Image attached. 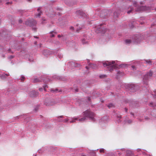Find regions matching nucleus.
Here are the masks:
<instances>
[{
    "instance_id": "nucleus-32",
    "label": "nucleus",
    "mask_w": 156,
    "mask_h": 156,
    "mask_svg": "<svg viewBox=\"0 0 156 156\" xmlns=\"http://www.w3.org/2000/svg\"><path fill=\"white\" fill-rule=\"evenodd\" d=\"M107 76L106 75H102L99 76L100 78H103L107 77Z\"/></svg>"
},
{
    "instance_id": "nucleus-40",
    "label": "nucleus",
    "mask_w": 156,
    "mask_h": 156,
    "mask_svg": "<svg viewBox=\"0 0 156 156\" xmlns=\"http://www.w3.org/2000/svg\"><path fill=\"white\" fill-rule=\"evenodd\" d=\"M99 151L100 153H104V149H103V148H102L101 149H100Z\"/></svg>"
},
{
    "instance_id": "nucleus-21",
    "label": "nucleus",
    "mask_w": 156,
    "mask_h": 156,
    "mask_svg": "<svg viewBox=\"0 0 156 156\" xmlns=\"http://www.w3.org/2000/svg\"><path fill=\"white\" fill-rule=\"evenodd\" d=\"M25 79L26 78L24 76L21 75L19 79H18V80H20L21 82H23Z\"/></svg>"
},
{
    "instance_id": "nucleus-62",
    "label": "nucleus",
    "mask_w": 156,
    "mask_h": 156,
    "mask_svg": "<svg viewBox=\"0 0 156 156\" xmlns=\"http://www.w3.org/2000/svg\"><path fill=\"white\" fill-rule=\"evenodd\" d=\"M155 38V37H149V39H151V38Z\"/></svg>"
},
{
    "instance_id": "nucleus-54",
    "label": "nucleus",
    "mask_w": 156,
    "mask_h": 156,
    "mask_svg": "<svg viewBox=\"0 0 156 156\" xmlns=\"http://www.w3.org/2000/svg\"><path fill=\"white\" fill-rule=\"evenodd\" d=\"M70 29L72 30H74V27H70Z\"/></svg>"
},
{
    "instance_id": "nucleus-46",
    "label": "nucleus",
    "mask_w": 156,
    "mask_h": 156,
    "mask_svg": "<svg viewBox=\"0 0 156 156\" xmlns=\"http://www.w3.org/2000/svg\"><path fill=\"white\" fill-rule=\"evenodd\" d=\"M43 90V89L42 87L40 88L39 89V90L40 91H42Z\"/></svg>"
},
{
    "instance_id": "nucleus-14",
    "label": "nucleus",
    "mask_w": 156,
    "mask_h": 156,
    "mask_svg": "<svg viewBox=\"0 0 156 156\" xmlns=\"http://www.w3.org/2000/svg\"><path fill=\"white\" fill-rule=\"evenodd\" d=\"M69 64L71 65L72 67H78L80 66V64L75 63L74 62H69Z\"/></svg>"
},
{
    "instance_id": "nucleus-34",
    "label": "nucleus",
    "mask_w": 156,
    "mask_h": 156,
    "mask_svg": "<svg viewBox=\"0 0 156 156\" xmlns=\"http://www.w3.org/2000/svg\"><path fill=\"white\" fill-rule=\"evenodd\" d=\"M82 42L83 44H86L87 43V41H86L85 39H83L82 40Z\"/></svg>"
},
{
    "instance_id": "nucleus-58",
    "label": "nucleus",
    "mask_w": 156,
    "mask_h": 156,
    "mask_svg": "<svg viewBox=\"0 0 156 156\" xmlns=\"http://www.w3.org/2000/svg\"><path fill=\"white\" fill-rule=\"evenodd\" d=\"M87 98H88V101H90V97H88Z\"/></svg>"
},
{
    "instance_id": "nucleus-26",
    "label": "nucleus",
    "mask_w": 156,
    "mask_h": 156,
    "mask_svg": "<svg viewBox=\"0 0 156 156\" xmlns=\"http://www.w3.org/2000/svg\"><path fill=\"white\" fill-rule=\"evenodd\" d=\"M133 41L129 39H126L125 40V42L126 44H129L132 43Z\"/></svg>"
},
{
    "instance_id": "nucleus-29",
    "label": "nucleus",
    "mask_w": 156,
    "mask_h": 156,
    "mask_svg": "<svg viewBox=\"0 0 156 156\" xmlns=\"http://www.w3.org/2000/svg\"><path fill=\"white\" fill-rule=\"evenodd\" d=\"M121 118H122V117L120 115H117V118L118 119V122H121V120L120 119H121Z\"/></svg>"
},
{
    "instance_id": "nucleus-60",
    "label": "nucleus",
    "mask_w": 156,
    "mask_h": 156,
    "mask_svg": "<svg viewBox=\"0 0 156 156\" xmlns=\"http://www.w3.org/2000/svg\"><path fill=\"white\" fill-rule=\"evenodd\" d=\"M2 56L3 57V58H4L5 57V55H4V54H2Z\"/></svg>"
},
{
    "instance_id": "nucleus-52",
    "label": "nucleus",
    "mask_w": 156,
    "mask_h": 156,
    "mask_svg": "<svg viewBox=\"0 0 156 156\" xmlns=\"http://www.w3.org/2000/svg\"><path fill=\"white\" fill-rule=\"evenodd\" d=\"M117 152H118V154H119V155H121V154H122V153H121L120 152H119V151H117Z\"/></svg>"
},
{
    "instance_id": "nucleus-15",
    "label": "nucleus",
    "mask_w": 156,
    "mask_h": 156,
    "mask_svg": "<svg viewBox=\"0 0 156 156\" xmlns=\"http://www.w3.org/2000/svg\"><path fill=\"white\" fill-rule=\"evenodd\" d=\"M41 8L39 7L37 9V11L38 12V13L35 15V16L36 17H40L42 12L40 10Z\"/></svg>"
},
{
    "instance_id": "nucleus-35",
    "label": "nucleus",
    "mask_w": 156,
    "mask_h": 156,
    "mask_svg": "<svg viewBox=\"0 0 156 156\" xmlns=\"http://www.w3.org/2000/svg\"><path fill=\"white\" fill-rule=\"evenodd\" d=\"M149 105L150 106L153 107L155 105L153 102H151L150 103Z\"/></svg>"
},
{
    "instance_id": "nucleus-41",
    "label": "nucleus",
    "mask_w": 156,
    "mask_h": 156,
    "mask_svg": "<svg viewBox=\"0 0 156 156\" xmlns=\"http://www.w3.org/2000/svg\"><path fill=\"white\" fill-rule=\"evenodd\" d=\"M37 28H36L35 27H33L32 28V30H34V32H36L37 31Z\"/></svg>"
},
{
    "instance_id": "nucleus-8",
    "label": "nucleus",
    "mask_w": 156,
    "mask_h": 156,
    "mask_svg": "<svg viewBox=\"0 0 156 156\" xmlns=\"http://www.w3.org/2000/svg\"><path fill=\"white\" fill-rule=\"evenodd\" d=\"M134 40L133 41L138 43L142 39V37L140 36V35L136 34L133 37Z\"/></svg>"
},
{
    "instance_id": "nucleus-61",
    "label": "nucleus",
    "mask_w": 156,
    "mask_h": 156,
    "mask_svg": "<svg viewBox=\"0 0 156 156\" xmlns=\"http://www.w3.org/2000/svg\"><path fill=\"white\" fill-rule=\"evenodd\" d=\"M34 37L35 38H39V37H37V36H34Z\"/></svg>"
},
{
    "instance_id": "nucleus-10",
    "label": "nucleus",
    "mask_w": 156,
    "mask_h": 156,
    "mask_svg": "<svg viewBox=\"0 0 156 156\" xmlns=\"http://www.w3.org/2000/svg\"><path fill=\"white\" fill-rule=\"evenodd\" d=\"M75 14L78 17H85L86 15L83 12L80 10L76 11Z\"/></svg>"
},
{
    "instance_id": "nucleus-20",
    "label": "nucleus",
    "mask_w": 156,
    "mask_h": 156,
    "mask_svg": "<svg viewBox=\"0 0 156 156\" xmlns=\"http://www.w3.org/2000/svg\"><path fill=\"white\" fill-rule=\"evenodd\" d=\"M63 117V116H59V122H67L68 121V119H65L64 120H62L61 119H59L60 118H62Z\"/></svg>"
},
{
    "instance_id": "nucleus-28",
    "label": "nucleus",
    "mask_w": 156,
    "mask_h": 156,
    "mask_svg": "<svg viewBox=\"0 0 156 156\" xmlns=\"http://www.w3.org/2000/svg\"><path fill=\"white\" fill-rule=\"evenodd\" d=\"M134 10L133 8H131V9L128 11L127 12V13L128 14H129L131 12L133 13V12H134Z\"/></svg>"
},
{
    "instance_id": "nucleus-33",
    "label": "nucleus",
    "mask_w": 156,
    "mask_h": 156,
    "mask_svg": "<svg viewBox=\"0 0 156 156\" xmlns=\"http://www.w3.org/2000/svg\"><path fill=\"white\" fill-rule=\"evenodd\" d=\"M83 27H79L77 28L76 30V31L78 32Z\"/></svg>"
},
{
    "instance_id": "nucleus-42",
    "label": "nucleus",
    "mask_w": 156,
    "mask_h": 156,
    "mask_svg": "<svg viewBox=\"0 0 156 156\" xmlns=\"http://www.w3.org/2000/svg\"><path fill=\"white\" fill-rule=\"evenodd\" d=\"M126 64H121L120 65H119V67H122L123 66H126Z\"/></svg>"
},
{
    "instance_id": "nucleus-43",
    "label": "nucleus",
    "mask_w": 156,
    "mask_h": 156,
    "mask_svg": "<svg viewBox=\"0 0 156 156\" xmlns=\"http://www.w3.org/2000/svg\"><path fill=\"white\" fill-rule=\"evenodd\" d=\"M28 60L30 61V62H33L34 61V59L33 58H29V59Z\"/></svg>"
},
{
    "instance_id": "nucleus-12",
    "label": "nucleus",
    "mask_w": 156,
    "mask_h": 156,
    "mask_svg": "<svg viewBox=\"0 0 156 156\" xmlns=\"http://www.w3.org/2000/svg\"><path fill=\"white\" fill-rule=\"evenodd\" d=\"M39 95V93L35 91H32L30 93V95L31 97H36Z\"/></svg>"
},
{
    "instance_id": "nucleus-55",
    "label": "nucleus",
    "mask_w": 156,
    "mask_h": 156,
    "mask_svg": "<svg viewBox=\"0 0 156 156\" xmlns=\"http://www.w3.org/2000/svg\"><path fill=\"white\" fill-rule=\"evenodd\" d=\"M75 91L76 92H78V89L77 88H76L75 89Z\"/></svg>"
},
{
    "instance_id": "nucleus-48",
    "label": "nucleus",
    "mask_w": 156,
    "mask_h": 156,
    "mask_svg": "<svg viewBox=\"0 0 156 156\" xmlns=\"http://www.w3.org/2000/svg\"><path fill=\"white\" fill-rule=\"evenodd\" d=\"M22 20L21 19H20L19 20V23H22Z\"/></svg>"
},
{
    "instance_id": "nucleus-53",
    "label": "nucleus",
    "mask_w": 156,
    "mask_h": 156,
    "mask_svg": "<svg viewBox=\"0 0 156 156\" xmlns=\"http://www.w3.org/2000/svg\"><path fill=\"white\" fill-rule=\"evenodd\" d=\"M152 95H153V97L154 98H156V94H153Z\"/></svg>"
},
{
    "instance_id": "nucleus-16",
    "label": "nucleus",
    "mask_w": 156,
    "mask_h": 156,
    "mask_svg": "<svg viewBox=\"0 0 156 156\" xmlns=\"http://www.w3.org/2000/svg\"><path fill=\"white\" fill-rule=\"evenodd\" d=\"M56 34L57 33L55 31H51L49 33V37H54Z\"/></svg>"
},
{
    "instance_id": "nucleus-44",
    "label": "nucleus",
    "mask_w": 156,
    "mask_h": 156,
    "mask_svg": "<svg viewBox=\"0 0 156 156\" xmlns=\"http://www.w3.org/2000/svg\"><path fill=\"white\" fill-rule=\"evenodd\" d=\"M132 68L133 69V70H136V68L135 66H132Z\"/></svg>"
},
{
    "instance_id": "nucleus-57",
    "label": "nucleus",
    "mask_w": 156,
    "mask_h": 156,
    "mask_svg": "<svg viewBox=\"0 0 156 156\" xmlns=\"http://www.w3.org/2000/svg\"><path fill=\"white\" fill-rule=\"evenodd\" d=\"M15 119H18L19 118L18 116H17L14 118Z\"/></svg>"
},
{
    "instance_id": "nucleus-47",
    "label": "nucleus",
    "mask_w": 156,
    "mask_h": 156,
    "mask_svg": "<svg viewBox=\"0 0 156 156\" xmlns=\"http://www.w3.org/2000/svg\"><path fill=\"white\" fill-rule=\"evenodd\" d=\"M52 78L54 79H57L58 76H57L54 75L53 76Z\"/></svg>"
},
{
    "instance_id": "nucleus-2",
    "label": "nucleus",
    "mask_w": 156,
    "mask_h": 156,
    "mask_svg": "<svg viewBox=\"0 0 156 156\" xmlns=\"http://www.w3.org/2000/svg\"><path fill=\"white\" fill-rule=\"evenodd\" d=\"M103 66L104 67L109 66V70L110 72L113 70L114 69H117L118 65L115 64V61H112V62L107 61L103 63Z\"/></svg>"
},
{
    "instance_id": "nucleus-3",
    "label": "nucleus",
    "mask_w": 156,
    "mask_h": 156,
    "mask_svg": "<svg viewBox=\"0 0 156 156\" xmlns=\"http://www.w3.org/2000/svg\"><path fill=\"white\" fill-rule=\"evenodd\" d=\"M128 90L131 92H134L136 91L138 87L136 85L130 84L128 85Z\"/></svg>"
},
{
    "instance_id": "nucleus-50",
    "label": "nucleus",
    "mask_w": 156,
    "mask_h": 156,
    "mask_svg": "<svg viewBox=\"0 0 156 156\" xmlns=\"http://www.w3.org/2000/svg\"><path fill=\"white\" fill-rule=\"evenodd\" d=\"M144 118L146 120H148V119H149V118L147 116H145Z\"/></svg>"
},
{
    "instance_id": "nucleus-45",
    "label": "nucleus",
    "mask_w": 156,
    "mask_h": 156,
    "mask_svg": "<svg viewBox=\"0 0 156 156\" xmlns=\"http://www.w3.org/2000/svg\"><path fill=\"white\" fill-rule=\"evenodd\" d=\"M127 150L125 149L124 148H122V149H121V150L122 151H125L126 152V151Z\"/></svg>"
},
{
    "instance_id": "nucleus-4",
    "label": "nucleus",
    "mask_w": 156,
    "mask_h": 156,
    "mask_svg": "<svg viewBox=\"0 0 156 156\" xmlns=\"http://www.w3.org/2000/svg\"><path fill=\"white\" fill-rule=\"evenodd\" d=\"M37 22L34 19L27 20L25 24L26 25L30 27H32L35 25L37 24Z\"/></svg>"
},
{
    "instance_id": "nucleus-63",
    "label": "nucleus",
    "mask_w": 156,
    "mask_h": 156,
    "mask_svg": "<svg viewBox=\"0 0 156 156\" xmlns=\"http://www.w3.org/2000/svg\"><path fill=\"white\" fill-rule=\"evenodd\" d=\"M130 114L133 116L134 115L133 113H132V112H130Z\"/></svg>"
},
{
    "instance_id": "nucleus-30",
    "label": "nucleus",
    "mask_w": 156,
    "mask_h": 156,
    "mask_svg": "<svg viewBox=\"0 0 156 156\" xmlns=\"http://www.w3.org/2000/svg\"><path fill=\"white\" fill-rule=\"evenodd\" d=\"M39 105H37L35 107V108H34V111L35 112H37L39 108Z\"/></svg>"
},
{
    "instance_id": "nucleus-27",
    "label": "nucleus",
    "mask_w": 156,
    "mask_h": 156,
    "mask_svg": "<svg viewBox=\"0 0 156 156\" xmlns=\"http://www.w3.org/2000/svg\"><path fill=\"white\" fill-rule=\"evenodd\" d=\"M124 122L125 123H127L129 124H130L132 122V121L130 119H125L124 120Z\"/></svg>"
},
{
    "instance_id": "nucleus-24",
    "label": "nucleus",
    "mask_w": 156,
    "mask_h": 156,
    "mask_svg": "<svg viewBox=\"0 0 156 156\" xmlns=\"http://www.w3.org/2000/svg\"><path fill=\"white\" fill-rule=\"evenodd\" d=\"M120 11H119L117 13L116 12V11L114 13V17L115 18H116L118 17L119 16V12Z\"/></svg>"
},
{
    "instance_id": "nucleus-37",
    "label": "nucleus",
    "mask_w": 156,
    "mask_h": 156,
    "mask_svg": "<svg viewBox=\"0 0 156 156\" xmlns=\"http://www.w3.org/2000/svg\"><path fill=\"white\" fill-rule=\"evenodd\" d=\"M90 154L91 155H92L94 156H95V153L94 151H92L90 153Z\"/></svg>"
},
{
    "instance_id": "nucleus-59",
    "label": "nucleus",
    "mask_w": 156,
    "mask_h": 156,
    "mask_svg": "<svg viewBox=\"0 0 156 156\" xmlns=\"http://www.w3.org/2000/svg\"><path fill=\"white\" fill-rule=\"evenodd\" d=\"M29 117H27V118L25 119V120H29Z\"/></svg>"
},
{
    "instance_id": "nucleus-5",
    "label": "nucleus",
    "mask_w": 156,
    "mask_h": 156,
    "mask_svg": "<svg viewBox=\"0 0 156 156\" xmlns=\"http://www.w3.org/2000/svg\"><path fill=\"white\" fill-rule=\"evenodd\" d=\"M42 80L45 83H47L52 80L51 77L46 75H43L41 76Z\"/></svg>"
},
{
    "instance_id": "nucleus-11",
    "label": "nucleus",
    "mask_w": 156,
    "mask_h": 156,
    "mask_svg": "<svg viewBox=\"0 0 156 156\" xmlns=\"http://www.w3.org/2000/svg\"><path fill=\"white\" fill-rule=\"evenodd\" d=\"M148 9V7L146 6H138L136 9L135 10V11H142L147 10Z\"/></svg>"
},
{
    "instance_id": "nucleus-25",
    "label": "nucleus",
    "mask_w": 156,
    "mask_h": 156,
    "mask_svg": "<svg viewBox=\"0 0 156 156\" xmlns=\"http://www.w3.org/2000/svg\"><path fill=\"white\" fill-rule=\"evenodd\" d=\"M50 91L52 93H56L58 92V89L57 88H56L55 89H51L50 90Z\"/></svg>"
},
{
    "instance_id": "nucleus-22",
    "label": "nucleus",
    "mask_w": 156,
    "mask_h": 156,
    "mask_svg": "<svg viewBox=\"0 0 156 156\" xmlns=\"http://www.w3.org/2000/svg\"><path fill=\"white\" fill-rule=\"evenodd\" d=\"M107 106L109 108H114L115 107V105L113 104L112 103L109 104L108 105H107Z\"/></svg>"
},
{
    "instance_id": "nucleus-51",
    "label": "nucleus",
    "mask_w": 156,
    "mask_h": 156,
    "mask_svg": "<svg viewBox=\"0 0 156 156\" xmlns=\"http://www.w3.org/2000/svg\"><path fill=\"white\" fill-rule=\"evenodd\" d=\"M124 109H125V112H127L128 109L127 108H125Z\"/></svg>"
},
{
    "instance_id": "nucleus-64",
    "label": "nucleus",
    "mask_w": 156,
    "mask_h": 156,
    "mask_svg": "<svg viewBox=\"0 0 156 156\" xmlns=\"http://www.w3.org/2000/svg\"><path fill=\"white\" fill-rule=\"evenodd\" d=\"M86 68L87 69H88L89 68L88 66H87L86 67Z\"/></svg>"
},
{
    "instance_id": "nucleus-39",
    "label": "nucleus",
    "mask_w": 156,
    "mask_h": 156,
    "mask_svg": "<svg viewBox=\"0 0 156 156\" xmlns=\"http://www.w3.org/2000/svg\"><path fill=\"white\" fill-rule=\"evenodd\" d=\"M45 91H46V88H48V86L47 85H45L43 87Z\"/></svg>"
},
{
    "instance_id": "nucleus-18",
    "label": "nucleus",
    "mask_w": 156,
    "mask_h": 156,
    "mask_svg": "<svg viewBox=\"0 0 156 156\" xmlns=\"http://www.w3.org/2000/svg\"><path fill=\"white\" fill-rule=\"evenodd\" d=\"M42 79L41 78H35L34 79L33 82L34 83L40 82L42 81Z\"/></svg>"
},
{
    "instance_id": "nucleus-31",
    "label": "nucleus",
    "mask_w": 156,
    "mask_h": 156,
    "mask_svg": "<svg viewBox=\"0 0 156 156\" xmlns=\"http://www.w3.org/2000/svg\"><path fill=\"white\" fill-rule=\"evenodd\" d=\"M72 120L70 121V123H73L75 122L76 120H77V118H74L72 119Z\"/></svg>"
},
{
    "instance_id": "nucleus-36",
    "label": "nucleus",
    "mask_w": 156,
    "mask_h": 156,
    "mask_svg": "<svg viewBox=\"0 0 156 156\" xmlns=\"http://www.w3.org/2000/svg\"><path fill=\"white\" fill-rule=\"evenodd\" d=\"M51 151H52V152H54L56 148L54 147H51Z\"/></svg>"
},
{
    "instance_id": "nucleus-1",
    "label": "nucleus",
    "mask_w": 156,
    "mask_h": 156,
    "mask_svg": "<svg viewBox=\"0 0 156 156\" xmlns=\"http://www.w3.org/2000/svg\"><path fill=\"white\" fill-rule=\"evenodd\" d=\"M94 114L93 112L89 110H87L83 112L84 117L78 120L80 122H83L87 118H88L90 120L94 121L95 119L94 117Z\"/></svg>"
},
{
    "instance_id": "nucleus-19",
    "label": "nucleus",
    "mask_w": 156,
    "mask_h": 156,
    "mask_svg": "<svg viewBox=\"0 0 156 156\" xmlns=\"http://www.w3.org/2000/svg\"><path fill=\"white\" fill-rule=\"evenodd\" d=\"M132 153L131 151L127 150L126 151V155L125 156H132Z\"/></svg>"
},
{
    "instance_id": "nucleus-56",
    "label": "nucleus",
    "mask_w": 156,
    "mask_h": 156,
    "mask_svg": "<svg viewBox=\"0 0 156 156\" xmlns=\"http://www.w3.org/2000/svg\"><path fill=\"white\" fill-rule=\"evenodd\" d=\"M93 65V64H90V63L89 64V66L90 67H92V65Z\"/></svg>"
},
{
    "instance_id": "nucleus-7",
    "label": "nucleus",
    "mask_w": 156,
    "mask_h": 156,
    "mask_svg": "<svg viewBox=\"0 0 156 156\" xmlns=\"http://www.w3.org/2000/svg\"><path fill=\"white\" fill-rule=\"evenodd\" d=\"M107 11L106 10H102L100 13V17L103 19H106L108 17Z\"/></svg>"
},
{
    "instance_id": "nucleus-13",
    "label": "nucleus",
    "mask_w": 156,
    "mask_h": 156,
    "mask_svg": "<svg viewBox=\"0 0 156 156\" xmlns=\"http://www.w3.org/2000/svg\"><path fill=\"white\" fill-rule=\"evenodd\" d=\"M9 74L3 73L0 76L2 80H5L6 79L7 77L9 76Z\"/></svg>"
},
{
    "instance_id": "nucleus-9",
    "label": "nucleus",
    "mask_w": 156,
    "mask_h": 156,
    "mask_svg": "<svg viewBox=\"0 0 156 156\" xmlns=\"http://www.w3.org/2000/svg\"><path fill=\"white\" fill-rule=\"evenodd\" d=\"M152 71L151 70H150L144 75V79L146 80H148L149 78L152 76Z\"/></svg>"
},
{
    "instance_id": "nucleus-23",
    "label": "nucleus",
    "mask_w": 156,
    "mask_h": 156,
    "mask_svg": "<svg viewBox=\"0 0 156 156\" xmlns=\"http://www.w3.org/2000/svg\"><path fill=\"white\" fill-rule=\"evenodd\" d=\"M144 61L146 64L149 65L152 64V62L150 60H144Z\"/></svg>"
},
{
    "instance_id": "nucleus-49",
    "label": "nucleus",
    "mask_w": 156,
    "mask_h": 156,
    "mask_svg": "<svg viewBox=\"0 0 156 156\" xmlns=\"http://www.w3.org/2000/svg\"><path fill=\"white\" fill-rule=\"evenodd\" d=\"M13 57L14 56H13L12 55H10L9 57V58L12 59L13 58Z\"/></svg>"
},
{
    "instance_id": "nucleus-17",
    "label": "nucleus",
    "mask_w": 156,
    "mask_h": 156,
    "mask_svg": "<svg viewBox=\"0 0 156 156\" xmlns=\"http://www.w3.org/2000/svg\"><path fill=\"white\" fill-rule=\"evenodd\" d=\"M97 29L99 31V32H101L104 33L105 32V29L103 28V27H97Z\"/></svg>"
},
{
    "instance_id": "nucleus-6",
    "label": "nucleus",
    "mask_w": 156,
    "mask_h": 156,
    "mask_svg": "<svg viewBox=\"0 0 156 156\" xmlns=\"http://www.w3.org/2000/svg\"><path fill=\"white\" fill-rule=\"evenodd\" d=\"M129 105L130 107L133 108H137L140 106V104L138 101H133L130 102Z\"/></svg>"
},
{
    "instance_id": "nucleus-38",
    "label": "nucleus",
    "mask_w": 156,
    "mask_h": 156,
    "mask_svg": "<svg viewBox=\"0 0 156 156\" xmlns=\"http://www.w3.org/2000/svg\"><path fill=\"white\" fill-rule=\"evenodd\" d=\"M18 11L20 12L21 14H22L24 12V10H19Z\"/></svg>"
}]
</instances>
